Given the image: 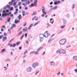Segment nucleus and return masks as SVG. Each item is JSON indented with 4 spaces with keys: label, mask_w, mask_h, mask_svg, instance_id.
Listing matches in <instances>:
<instances>
[{
    "label": "nucleus",
    "mask_w": 77,
    "mask_h": 77,
    "mask_svg": "<svg viewBox=\"0 0 77 77\" xmlns=\"http://www.w3.org/2000/svg\"><path fill=\"white\" fill-rule=\"evenodd\" d=\"M20 20H17V19H15V20L14 21L15 24H18V23H20Z\"/></svg>",
    "instance_id": "39448f33"
},
{
    "label": "nucleus",
    "mask_w": 77,
    "mask_h": 77,
    "mask_svg": "<svg viewBox=\"0 0 77 77\" xmlns=\"http://www.w3.org/2000/svg\"><path fill=\"white\" fill-rule=\"evenodd\" d=\"M21 5V2H19V3H18V6H19L20 5Z\"/></svg>",
    "instance_id": "8fccbe9b"
},
{
    "label": "nucleus",
    "mask_w": 77,
    "mask_h": 77,
    "mask_svg": "<svg viewBox=\"0 0 77 77\" xmlns=\"http://www.w3.org/2000/svg\"><path fill=\"white\" fill-rule=\"evenodd\" d=\"M27 27H26L25 28H24L23 29V31L24 32H26V31H27Z\"/></svg>",
    "instance_id": "2eb2a0df"
},
{
    "label": "nucleus",
    "mask_w": 77,
    "mask_h": 77,
    "mask_svg": "<svg viewBox=\"0 0 77 77\" xmlns=\"http://www.w3.org/2000/svg\"><path fill=\"white\" fill-rule=\"evenodd\" d=\"M6 8H11V6L9 5H7L6 6Z\"/></svg>",
    "instance_id": "2f4dec72"
},
{
    "label": "nucleus",
    "mask_w": 77,
    "mask_h": 77,
    "mask_svg": "<svg viewBox=\"0 0 77 77\" xmlns=\"http://www.w3.org/2000/svg\"><path fill=\"white\" fill-rule=\"evenodd\" d=\"M39 65V63H33L32 65V66L34 68H35L36 67V66H38Z\"/></svg>",
    "instance_id": "7ed1b4c3"
},
{
    "label": "nucleus",
    "mask_w": 77,
    "mask_h": 77,
    "mask_svg": "<svg viewBox=\"0 0 77 77\" xmlns=\"http://www.w3.org/2000/svg\"><path fill=\"white\" fill-rule=\"evenodd\" d=\"M24 36V34H23L22 36L21 37H20V39L21 40H22L23 38V37Z\"/></svg>",
    "instance_id": "b1692460"
},
{
    "label": "nucleus",
    "mask_w": 77,
    "mask_h": 77,
    "mask_svg": "<svg viewBox=\"0 0 77 77\" xmlns=\"http://www.w3.org/2000/svg\"><path fill=\"white\" fill-rule=\"evenodd\" d=\"M72 59L74 60H75V61H77V56H74L73 58Z\"/></svg>",
    "instance_id": "6e6552de"
},
{
    "label": "nucleus",
    "mask_w": 77,
    "mask_h": 77,
    "mask_svg": "<svg viewBox=\"0 0 77 77\" xmlns=\"http://www.w3.org/2000/svg\"><path fill=\"white\" fill-rule=\"evenodd\" d=\"M16 44L14 43L13 44V47H15V46H16Z\"/></svg>",
    "instance_id": "37998d69"
},
{
    "label": "nucleus",
    "mask_w": 77,
    "mask_h": 77,
    "mask_svg": "<svg viewBox=\"0 0 77 77\" xmlns=\"http://www.w3.org/2000/svg\"><path fill=\"white\" fill-rule=\"evenodd\" d=\"M13 16H14V15L13 14H11L10 17H13V18H14V17H13Z\"/></svg>",
    "instance_id": "c03bdc74"
},
{
    "label": "nucleus",
    "mask_w": 77,
    "mask_h": 77,
    "mask_svg": "<svg viewBox=\"0 0 77 77\" xmlns=\"http://www.w3.org/2000/svg\"><path fill=\"white\" fill-rule=\"evenodd\" d=\"M3 35H0V39H2V38H3Z\"/></svg>",
    "instance_id": "a19ab883"
},
{
    "label": "nucleus",
    "mask_w": 77,
    "mask_h": 77,
    "mask_svg": "<svg viewBox=\"0 0 77 77\" xmlns=\"http://www.w3.org/2000/svg\"><path fill=\"white\" fill-rule=\"evenodd\" d=\"M57 6H56L55 7H54V8H51V10H53L54 9V10H56V9H57Z\"/></svg>",
    "instance_id": "dca6fc26"
},
{
    "label": "nucleus",
    "mask_w": 77,
    "mask_h": 77,
    "mask_svg": "<svg viewBox=\"0 0 77 77\" xmlns=\"http://www.w3.org/2000/svg\"><path fill=\"white\" fill-rule=\"evenodd\" d=\"M65 25H63V26H60V28L61 29H63V28H65Z\"/></svg>",
    "instance_id": "473e14b6"
},
{
    "label": "nucleus",
    "mask_w": 77,
    "mask_h": 77,
    "mask_svg": "<svg viewBox=\"0 0 77 77\" xmlns=\"http://www.w3.org/2000/svg\"><path fill=\"white\" fill-rule=\"evenodd\" d=\"M16 12H18V8H17L16 10Z\"/></svg>",
    "instance_id": "bf43d9fd"
},
{
    "label": "nucleus",
    "mask_w": 77,
    "mask_h": 77,
    "mask_svg": "<svg viewBox=\"0 0 77 77\" xmlns=\"http://www.w3.org/2000/svg\"><path fill=\"white\" fill-rule=\"evenodd\" d=\"M6 39H7V37H4L2 38V42H5V41Z\"/></svg>",
    "instance_id": "f8f14e48"
},
{
    "label": "nucleus",
    "mask_w": 77,
    "mask_h": 77,
    "mask_svg": "<svg viewBox=\"0 0 77 77\" xmlns=\"http://www.w3.org/2000/svg\"><path fill=\"white\" fill-rule=\"evenodd\" d=\"M19 49L21 50V48H22V47L21 46H20V47L19 48Z\"/></svg>",
    "instance_id": "e2e57ef3"
},
{
    "label": "nucleus",
    "mask_w": 77,
    "mask_h": 77,
    "mask_svg": "<svg viewBox=\"0 0 77 77\" xmlns=\"http://www.w3.org/2000/svg\"><path fill=\"white\" fill-rule=\"evenodd\" d=\"M40 21H38L36 23H35V24L34 25V26H36L37 24H38V23H39Z\"/></svg>",
    "instance_id": "a878e982"
},
{
    "label": "nucleus",
    "mask_w": 77,
    "mask_h": 77,
    "mask_svg": "<svg viewBox=\"0 0 77 77\" xmlns=\"http://www.w3.org/2000/svg\"><path fill=\"white\" fill-rule=\"evenodd\" d=\"M17 18H18V19L19 20H21V18H22V17H19V16H18L17 17Z\"/></svg>",
    "instance_id": "4c0bfd02"
},
{
    "label": "nucleus",
    "mask_w": 77,
    "mask_h": 77,
    "mask_svg": "<svg viewBox=\"0 0 77 77\" xmlns=\"http://www.w3.org/2000/svg\"><path fill=\"white\" fill-rule=\"evenodd\" d=\"M12 26L13 27H16V25L14 23H13L12 24Z\"/></svg>",
    "instance_id": "c756f323"
},
{
    "label": "nucleus",
    "mask_w": 77,
    "mask_h": 77,
    "mask_svg": "<svg viewBox=\"0 0 77 77\" xmlns=\"http://www.w3.org/2000/svg\"><path fill=\"white\" fill-rule=\"evenodd\" d=\"M37 2H38V1L37 0H35L34 2V5H35V7H36L37 6Z\"/></svg>",
    "instance_id": "ddd939ff"
},
{
    "label": "nucleus",
    "mask_w": 77,
    "mask_h": 77,
    "mask_svg": "<svg viewBox=\"0 0 77 77\" xmlns=\"http://www.w3.org/2000/svg\"><path fill=\"white\" fill-rule=\"evenodd\" d=\"M66 42V39H62L59 41V43L60 45H64Z\"/></svg>",
    "instance_id": "f257e3e1"
},
{
    "label": "nucleus",
    "mask_w": 77,
    "mask_h": 77,
    "mask_svg": "<svg viewBox=\"0 0 77 77\" xmlns=\"http://www.w3.org/2000/svg\"><path fill=\"white\" fill-rule=\"evenodd\" d=\"M11 18V17L8 18V19H7V22H8V23L10 22Z\"/></svg>",
    "instance_id": "412c9836"
},
{
    "label": "nucleus",
    "mask_w": 77,
    "mask_h": 77,
    "mask_svg": "<svg viewBox=\"0 0 77 77\" xmlns=\"http://www.w3.org/2000/svg\"><path fill=\"white\" fill-rule=\"evenodd\" d=\"M25 14L27 15H29V13L28 12H26Z\"/></svg>",
    "instance_id": "3c124183"
},
{
    "label": "nucleus",
    "mask_w": 77,
    "mask_h": 77,
    "mask_svg": "<svg viewBox=\"0 0 77 77\" xmlns=\"http://www.w3.org/2000/svg\"><path fill=\"white\" fill-rule=\"evenodd\" d=\"M43 48V47L42 46L40 47L39 48H38L37 50V52H39V51H41V50Z\"/></svg>",
    "instance_id": "9d476101"
},
{
    "label": "nucleus",
    "mask_w": 77,
    "mask_h": 77,
    "mask_svg": "<svg viewBox=\"0 0 77 77\" xmlns=\"http://www.w3.org/2000/svg\"><path fill=\"white\" fill-rule=\"evenodd\" d=\"M23 33V32L21 31H20L19 33H18L17 34V35H18V36H17V37H18V36H19V35H21V34H22V33Z\"/></svg>",
    "instance_id": "a211bd4d"
},
{
    "label": "nucleus",
    "mask_w": 77,
    "mask_h": 77,
    "mask_svg": "<svg viewBox=\"0 0 77 77\" xmlns=\"http://www.w3.org/2000/svg\"><path fill=\"white\" fill-rule=\"evenodd\" d=\"M50 5H53V2H51L50 3Z\"/></svg>",
    "instance_id": "69168bd1"
},
{
    "label": "nucleus",
    "mask_w": 77,
    "mask_h": 77,
    "mask_svg": "<svg viewBox=\"0 0 77 77\" xmlns=\"http://www.w3.org/2000/svg\"><path fill=\"white\" fill-rule=\"evenodd\" d=\"M18 13V12H17L16 11H15L14 13V15H16V14H17Z\"/></svg>",
    "instance_id": "052dcab7"
},
{
    "label": "nucleus",
    "mask_w": 77,
    "mask_h": 77,
    "mask_svg": "<svg viewBox=\"0 0 77 77\" xmlns=\"http://www.w3.org/2000/svg\"><path fill=\"white\" fill-rule=\"evenodd\" d=\"M9 4L10 5H12V2H10L9 3Z\"/></svg>",
    "instance_id": "49530a36"
},
{
    "label": "nucleus",
    "mask_w": 77,
    "mask_h": 77,
    "mask_svg": "<svg viewBox=\"0 0 77 77\" xmlns=\"http://www.w3.org/2000/svg\"><path fill=\"white\" fill-rule=\"evenodd\" d=\"M9 12V11L8 9H6V12Z\"/></svg>",
    "instance_id": "680f3d73"
},
{
    "label": "nucleus",
    "mask_w": 77,
    "mask_h": 77,
    "mask_svg": "<svg viewBox=\"0 0 77 77\" xmlns=\"http://www.w3.org/2000/svg\"><path fill=\"white\" fill-rule=\"evenodd\" d=\"M63 23L64 24H66V20L64 19H63Z\"/></svg>",
    "instance_id": "f3484780"
},
{
    "label": "nucleus",
    "mask_w": 77,
    "mask_h": 77,
    "mask_svg": "<svg viewBox=\"0 0 77 77\" xmlns=\"http://www.w3.org/2000/svg\"><path fill=\"white\" fill-rule=\"evenodd\" d=\"M25 38H27V33H26L25 34Z\"/></svg>",
    "instance_id": "09e8293b"
},
{
    "label": "nucleus",
    "mask_w": 77,
    "mask_h": 77,
    "mask_svg": "<svg viewBox=\"0 0 77 77\" xmlns=\"http://www.w3.org/2000/svg\"><path fill=\"white\" fill-rule=\"evenodd\" d=\"M67 18H69V15L67 14L66 15Z\"/></svg>",
    "instance_id": "4d7b16f0"
},
{
    "label": "nucleus",
    "mask_w": 77,
    "mask_h": 77,
    "mask_svg": "<svg viewBox=\"0 0 77 77\" xmlns=\"http://www.w3.org/2000/svg\"><path fill=\"white\" fill-rule=\"evenodd\" d=\"M20 42H17L16 43V45L17 46L20 45Z\"/></svg>",
    "instance_id": "4be33fe9"
},
{
    "label": "nucleus",
    "mask_w": 77,
    "mask_h": 77,
    "mask_svg": "<svg viewBox=\"0 0 77 77\" xmlns=\"http://www.w3.org/2000/svg\"><path fill=\"white\" fill-rule=\"evenodd\" d=\"M2 28H5V25H3L2 26Z\"/></svg>",
    "instance_id": "0e129e2a"
},
{
    "label": "nucleus",
    "mask_w": 77,
    "mask_h": 77,
    "mask_svg": "<svg viewBox=\"0 0 77 77\" xmlns=\"http://www.w3.org/2000/svg\"><path fill=\"white\" fill-rule=\"evenodd\" d=\"M36 12L35 11L33 13V14H32V15H35L36 14Z\"/></svg>",
    "instance_id": "bb28decb"
},
{
    "label": "nucleus",
    "mask_w": 77,
    "mask_h": 77,
    "mask_svg": "<svg viewBox=\"0 0 77 77\" xmlns=\"http://www.w3.org/2000/svg\"><path fill=\"white\" fill-rule=\"evenodd\" d=\"M5 50H6V49H5V48L2 50L1 51V52L2 53H4V52H5Z\"/></svg>",
    "instance_id": "cd10ccee"
},
{
    "label": "nucleus",
    "mask_w": 77,
    "mask_h": 77,
    "mask_svg": "<svg viewBox=\"0 0 77 77\" xmlns=\"http://www.w3.org/2000/svg\"><path fill=\"white\" fill-rule=\"evenodd\" d=\"M33 6H36V5L34 4V3H32L29 6V8H32V7H33Z\"/></svg>",
    "instance_id": "1a4fd4ad"
},
{
    "label": "nucleus",
    "mask_w": 77,
    "mask_h": 77,
    "mask_svg": "<svg viewBox=\"0 0 77 77\" xmlns=\"http://www.w3.org/2000/svg\"><path fill=\"white\" fill-rule=\"evenodd\" d=\"M75 4H73L72 5V9L73 10H74V8H75Z\"/></svg>",
    "instance_id": "aec40b11"
},
{
    "label": "nucleus",
    "mask_w": 77,
    "mask_h": 77,
    "mask_svg": "<svg viewBox=\"0 0 77 77\" xmlns=\"http://www.w3.org/2000/svg\"><path fill=\"white\" fill-rule=\"evenodd\" d=\"M39 72V71H38L37 72H36V73L35 74V75H36V74H37Z\"/></svg>",
    "instance_id": "603ef678"
},
{
    "label": "nucleus",
    "mask_w": 77,
    "mask_h": 77,
    "mask_svg": "<svg viewBox=\"0 0 77 77\" xmlns=\"http://www.w3.org/2000/svg\"><path fill=\"white\" fill-rule=\"evenodd\" d=\"M45 7H43L42 8V12H44L45 11Z\"/></svg>",
    "instance_id": "6ab92c4d"
},
{
    "label": "nucleus",
    "mask_w": 77,
    "mask_h": 77,
    "mask_svg": "<svg viewBox=\"0 0 77 77\" xmlns=\"http://www.w3.org/2000/svg\"><path fill=\"white\" fill-rule=\"evenodd\" d=\"M35 51H33L30 53V54H35Z\"/></svg>",
    "instance_id": "7c9ffc66"
},
{
    "label": "nucleus",
    "mask_w": 77,
    "mask_h": 77,
    "mask_svg": "<svg viewBox=\"0 0 77 77\" xmlns=\"http://www.w3.org/2000/svg\"><path fill=\"white\" fill-rule=\"evenodd\" d=\"M21 29H22V27H20V28L18 30L17 32H20V30H21Z\"/></svg>",
    "instance_id": "c9c22d12"
},
{
    "label": "nucleus",
    "mask_w": 77,
    "mask_h": 77,
    "mask_svg": "<svg viewBox=\"0 0 77 77\" xmlns=\"http://www.w3.org/2000/svg\"><path fill=\"white\" fill-rule=\"evenodd\" d=\"M4 36H7V33L5 32L4 34Z\"/></svg>",
    "instance_id": "ea45409f"
},
{
    "label": "nucleus",
    "mask_w": 77,
    "mask_h": 77,
    "mask_svg": "<svg viewBox=\"0 0 77 77\" xmlns=\"http://www.w3.org/2000/svg\"><path fill=\"white\" fill-rule=\"evenodd\" d=\"M26 4L27 5H29V4H30V2L29 1H26Z\"/></svg>",
    "instance_id": "f704fd0d"
},
{
    "label": "nucleus",
    "mask_w": 77,
    "mask_h": 77,
    "mask_svg": "<svg viewBox=\"0 0 77 77\" xmlns=\"http://www.w3.org/2000/svg\"><path fill=\"white\" fill-rule=\"evenodd\" d=\"M53 38H51V39H50L48 42H48H51V41H53Z\"/></svg>",
    "instance_id": "5701e85b"
},
{
    "label": "nucleus",
    "mask_w": 77,
    "mask_h": 77,
    "mask_svg": "<svg viewBox=\"0 0 77 77\" xmlns=\"http://www.w3.org/2000/svg\"><path fill=\"white\" fill-rule=\"evenodd\" d=\"M60 72H58L57 73V75H60Z\"/></svg>",
    "instance_id": "72a5a7b5"
},
{
    "label": "nucleus",
    "mask_w": 77,
    "mask_h": 77,
    "mask_svg": "<svg viewBox=\"0 0 77 77\" xmlns=\"http://www.w3.org/2000/svg\"><path fill=\"white\" fill-rule=\"evenodd\" d=\"M75 71L76 72H77V69L75 70Z\"/></svg>",
    "instance_id": "774afa93"
},
{
    "label": "nucleus",
    "mask_w": 77,
    "mask_h": 77,
    "mask_svg": "<svg viewBox=\"0 0 77 77\" xmlns=\"http://www.w3.org/2000/svg\"><path fill=\"white\" fill-rule=\"evenodd\" d=\"M8 61H11V60L9 59H8L6 60V62H8Z\"/></svg>",
    "instance_id": "13d9d810"
},
{
    "label": "nucleus",
    "mask_w": 77,
    "mask_h": 77,
    "mask_svg": "<svg viewBox=\"0 0 77 77\" xmlns=\"http://www.w3.org/2000/svg\"><path fill=\"white\" fill-rule=\"evenodd\" d=\"M46 25H47L48 26H51L49 23H47Z\"/></svg>",
    "instance_id": "6e6d98bb"
},
{
    "label": "nucleus",
    "mask_w": 77,
    "mask_h": 77,
    "mask_svg": "<svg viewBox=\"0 0 77 77\" xmlns=\"http://www.w3.org/2000/svg\"><path fill=\"white\" fill-rule=\"evenodd\" d=\"M2 16L3 17H5L7 16V15L6 14V13H5L4 14L2 13Z\"/></svg>",
    "instance_id": "4468645a"
},
{
    "label": "nucleus",
    "mask_w": 77,
    "mask_h": 77,
    "mask_svg": "<svg viewBox=\"0 0 77 77\" xmlns=\"http://www.w3.org/2000/svg\"><path fill=\"white\" fill-rule=\"evenodd\" d=\"M32 69V68L31 67H29L27 68L26 70L27 72H30L31 71V70Z\"/></svg>",
    "instance_id": "20e7f679"
},
{
    "label": "nucleus",
    "mask_w": 77,
    "mask_h": 77,
    "mask_svg": "<svg viewBox=\"0 0 77 77\" xmlns=\"http://www.w3.org/2000/svg\"><path fill=\"white\" fill-rule=\"evenodd\" d=\"M56 64V63H54V62H53V61H51V62H50V65L52 66H54V65H55Z\"/></svg>",
    "instance_id": "423d86ee"
},
{
    "label": "nucleus",
    "mask_w": 77,
    "mask_h": 77,
    "mask_svg": "<svg viewBox=\"0 0 77 77\" xmlns=\"http://www.w3.org/2000/svg\"><path fill=\"white\" fill-rule=\"evenodd\" d=\"M36 17L35 16L34 17H33L32 19V21H33V20H35V18H36Z\"/></svg>",
    "instance_id": "5fc2aeb1"
},
{
    "label": "nucleus",
    "mask_w": 77,
    "mask_h": 77,
    "mask_svg": "<svg viewBox=\"0 0 77 77\" xmlns=\"http://www.w3.org/2000/svg\"><path fill=\"white\" fill-rule=\"evenodd\" d=\"M43 36H44V35H43V34H40L39 35L40 38L42 39V38H43Z\"/></svg>",
    "instance_id": "9b49d317"
},
{
    "label": "nucleus",
    "mask_w": 77,
    "mask_h": 77,
    "mask_svg": "<svg viewBox=\"0 0 77 77\" xmlns=\"http://www.w3.org/2000/svg\"><path fill=\"white\" fill-rule=\"evenodd\" d=\"M32 26H33V24H31V25H29V27H30V28H31V27H32Z\"/></svg>",
    "instance_id": "58836bf2"
},
{
    "label": "nucleus",
    "mask_w": 77,
    "mask_h": 77,
    "mask_svg": "<svg viewBox=\"0 0 77 77\" xmlns=\"http://www.w3.org/2000/svg\"><path fill=\"white\" fill-rule=\"evenodd\" d=\"M10 8V11H13L14 10V8L13 7H11V8Z\"/></svg>",
    "instance_id": "393cba45"
},
{
    "label": "nucleus",
    "mask_w": 77,
    "mask_h": 77,
    "mask_svg": "<svg viewBox=\"0 0 77 77\" xmlns=\"http://www.w3.org/2000/svg\"><path fill=\"white\" fill-rule=\"evenodd\" d=\"M42 12L43 13V14H44L45 15H46V14H47V13L45 11H43Z\"/></svg>",
    "instance_id": "de8ad7c7"
},
{
    "label": "nucleus",
    "mask_w": 77,
    "mask_h": 77,
    "mask_svg": "<svg viewBox=\"0 0 77 77\" xmlns=\"http://www.w3.org/2000/svg\"><path fill=\"white\" fill-rule=\"evenodd\" d=\"M35 55H37L38 54V52H37V51L36 52H35V53H34Z\"/></svg>",
    "instance_id": "e433bc0d"
},
{
    "label": "nucleus",
    "mask_w": 77,
    "mask_h": 77,
    "mask_svg": "<svg viewBox=\"0 0 77 77\" xmlns=\"http://www.w3.org/2000/svg\"><path fill=\"white\" fill-rule=\"evenodd\" d=\"M27 53V51H25V52L24 53V54H26V53Z\"/></svg>",
    "instance_id": "864d4df0"
},
{
    "label": "nucleus",
    "mask_w": 77,
    "mask_h": 77,
    "mask_svg": "<svg viewBox=\"0 0 77 77\" xmlns=\"http://www.w3.org/2000/svg\"><path fill=\"white\" fill-rule=\"evenodd\" d=\"M17 2H14L13 3V6H15V5H17Z\"/></svg>",
    "instance_id": "79ce46f5"
},
{
    "label": "nucleus",
    "mask_w": 77,
    "mask_h": 77,
    "mask_svg": "<svg viewBox=\"0 0 77 77\" xmlns=\"http://www.w3.org/2000/svg\"><path fill=\"white\" fill-rule=\"evenodd\" d=\"M42 38H40V42H42Z\"/></svg>",
    "instance_id": "338daca9"
},
{
    "label": "nucleus",
    "mask_w": 77,
    "mask_h": 77,
    "mask_svg": "<svg viewBox=\"0 0 77 77\" xmlns=\"http://www.w3.org/2000/svg\"><path fill=\"white\" fill-rule=\"evenodd\" d=\"M51 12V9H50L49 11H48V14H50V12Z\"/></svg>",
    "instance_id": "a18cd8bd"
},
{
    "label": "nucleus",
    "mask_w": 77,
    "mask_h": 77,
    "mask_svg": "<svg viewBox=\"0 0 77 77\" xmlns=\"http://www.w3.org/2000/svg\"><path fill=\"white\" fill-rule=\"evenodd\" d=\"M60 1H58L57 2H54V5H57V4H59L60 3Z\"/></svg>",
    "instance_id": "0eeeda50"
},
{
    "label": "nucleus",
    "mask_w": 77,
    "mask_h": 77,
    "mask_svg": "<svg viewBox=\"0 0 77 77\" xmlns=\"http://www.w3.org/2000/svg\"><path fill=\"white\" fill-rule=\"evenodd\" d=\"M59 53H60V54H66V52L65 50L62 49H59Z\"/></svg>",
    "instance_id": "f03ea898"
},
{
    "label": "nucleus",
    "mask_w": 77,
    "mask_h": 77,
    "mask_svg": "<svg viewBox=\"0 0 77 77\" xmlns=\"http://www.w3.org/2000/svg\"><path fill=\"white\" fill-rule=\"evenodd\" d=\"M14 40V38H12L9 42H12V41H13Z\"/></svg>",
    "instance_id": "c85d7f7f"
}]
</instances>
